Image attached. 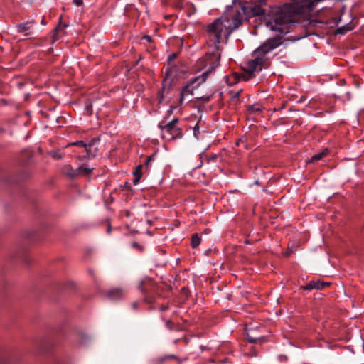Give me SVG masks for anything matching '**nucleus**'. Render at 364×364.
Wrapping results in <instances>:
<instances>
[{
	"instance_id": "nucleus-1",
	"label": "nucleus",
	"mask_w": 364,
	"mask_h": 364,
	"mask_svg": "<svg viewBox=\"0 0 364 364\" xmlns=\"http://www.w3.org/2000/svg\"><path fill=\"white\" fill-rule=\"evenodd\" d=\"M242 23V16L240 12L233 14H228L215 20L207 26L206 31L208 38L215 50H220L219 44L225 37L228 40L233 31L237 29Z\"/></svg>"
},
{
	"instance_id": "nucleus-2",
	"label": "nucleus",
	"mask_w": 364,
	"mask_h": 364,
	"mask_svg": "<svg viewBox=\"0 0 364 364\" xmlns=\"http://www.w3.org/2000/svg\"><path fill=\"white\" fill-rule=\"evenodd\" d=\"M220 53H212L206 56L204 60L205 61V68L207 66H208V68L200 76L192 78L185 86L183 87L179 99L181 105L183 103L185 96L188 95H193V90L201 83L204 82L209 74L215 70V68L220 65Z\"/></svg>"
},
{
	"instance_id": "nucleus-3",
	"label": "nucleus",
	"mask_w": 364,
	"mask_h": 364,
	"mask_svg": "<svg viewBox=\"0 0 364 364\" xmlns=\"http://www.w3.org/2000/svg\"><path fill=\"white\" fill-rule=\"evenodd\" d=\"M139 290L145 294L144 300L147 303H153L156 293L158 286L151 279H145L141 281L139 285Z\"/></svg>"
},
{
	"instance_id": "nucleus-4",
	"label": "nucleus",
	"mask_w": 364,
	"mask_h": 364,
	"mask_svg": "<svg viewBox=\"0 0 364 364\" xmlns=\"http://www.w3.org/2000/svg\"><path fill=\"white\" fill-rule=\"evenodd\" d=\"M178 118H174L166 124H164V122H161L158 127L161 131V138L167 141L170 135L173 134L176 125H178Z\"/></svg>"
},
{
	"instance_id": "nucleus-5",
	"label": "nucleus",
	"mask_w": 364,
	"mask_h": 364,
	"mask_svg": "<svg viewBox=\"0 0 364 364\" xmlns=\"http://www.w3.org/2000/svg\"><path fill=\"white\" fill-rule=\"evenodd\" d=\"M99 141H100V137H95V138L92 139L87 144H86L85 151H86L87 154L85 156V158H87L88 159H93L94 157H95V156L98 151V149L96 145H97Z\"/></svg>"
},
{
	"instance_id": "nucleus-6",
	"label": "nucleus",
	"mask_w": 364,
	"mask_h": 364,
	"mask_svg": "<svg viewBox=\"0 0 364 364\" xmlns=\"http://www.w3.org/2000/svg\"><path fill=\"white\" fill-rule=\"evenodd\" d=\"M267 0H251L252 6L250 7L254 16H262L265 14L264 6L267 5Z\"/></svg>"
},
{
	"instance_id": "nucleus-7",
	"label": "nucleus",
	"mask_w": 364,
	"mask_h": 364,
	"mask_svg": "<svg viewBox=\"0 0 364 364\" xmlns=\"http://www.w3.org/2000/svg\"><path fill=\"white\" fill-rule=\"evenodd\" d=\"M329 283H326L320 281H311L306 285L301 286L300 289L311 291L312 289L321 290L326 287L329 286Z\"/></svg>"
},
{
	"instance_id": "nucleus-8",
	"label": "nucleus",
	"mask_w": 364,
	"mask_h": 364,
	"mask_svg": "<svg viewBox=\"0 0 364 364\" xmlns=\"http://www.w3.org/2000/svg\"><path fill=\"white\" fill-rule=\"evenodd\" d=\"M11 257L23 261L25 263L28 262V255L24 247H19L11 252Z\"/></svg>"
},
{
	"instance_id": "nucleus-9",
	"label": "nucleus",
	"mask_w": 364,
	"mask_h": 364,
	"mask_svg": "<svg viewBox=\"0 0 364 364\" xmlns=\"http://www.w3.org/2000/svg\"><path fill=\"white\" fill-rule=\"evenodd\" d=\"M124 294V291L121 288H114L110 289L107 293V296L110 300L116 301L121 299Z\"/></svg>"
},
{
	"instance_id": "nucleus-10",
	"label": "nucleus",
	"mask_w": 364,
	"mask_h": 364,
	"mask_svg": "<svg viewBox=\"0 0 364 364\" xmlns=\"http://www.w3.org/2000/svg\"><path fill=\"white\" fill-rule=\"evenodd\" d=\"M63 173L69 178H74L80 176V171L73 169L70 165H66L63 169Z\"/></svg>"
},
{
	"instance_id": "nucleus-11",
	"label": "nucleus",
	"mask_w": 364,
	"mask_h": 364,
	"mask_svg": "<svg viewBox=\"0 0 364 364\" xmlns=\"http://www.w3.org/2000/svg\"><path fill=\"white\" fill-rule=\"evenodd\" d=\"M183 134L182 132V129L180 128L179 127H178V125H176V127L173 129V134H171L170 135V136L168 137L167 141H171V140L177 139H181L183 137Z\"/></svg>"
},
{
	"instance_id": "nucleus-12",
	"label": "nucleus",
	"mask_w": 364,
	"mask_h": 364,
	"mask_svg": "<svg viewBox=\"0 0 364 364\" xmlns=\"http://www.w3.org/2000/svg\"><path fill=\"white\" fill-rule=\"evenodd\" d=\"M33 26L32 21H28L26 23H19L17 25V31L19 33L26 32L30 30Z\"/></svg>"
},
{
	"instance_id": "nucleus-13",
	"label": "nucleus",
	"mask_w": 364,
	"mask_h": 364,
	"mask_svg": "<svg viewBox=\"0 0 364 364\" xmlns=\"http://www.w3.org/2000/svg\"><path fill=\"white\" fill-rule=\"evenodd\" d=\"M79 342L82 345H87L91 341V337L85 333L80 332L78 333Z\"/></svg>"
},
{
	"instance_id": "nucleus-14",
	"label": "nucleus",
	"mask_w": 364,
	"mask_h": 364,
	"mask_svg": "<svg viewBox=\"0 0 364 364\" xmlns=\"http://www.w3.org/2000/svg\"><path fill=\"white\" fill-rule=\"evenodd\" d=\"M142 168H143L142 165H139L136 167V168L134 171V172L133 173V174H134V176L135 177V178L134 180V185H136L139 183V180H140V178L141 177V174H142L141 170H142Z\"/></svg>"
},
{
	"instance_id": "nucleus-15",
	"label": "nucleus",
	"mask_w": 364,
	"mask_h": 364,
	"mask_svg": "<svg viewBox=\"0 0 364 364\" xmlns=\"http://www.w3.org/2000/svg\"><path fill=\"white\" fill-rule=\"evenodd\" d=\"M67 26H68L66 24L63 25L61 22L59 23L58 26L54 30V34H53L54 41H56L59 38L58 33L60 32H61Z\"/></svg>"
},
{
	"instance_id": "nucleus-16",
	"label": "nucleus",
	"mask_w": 364,
	"mask_h": 364,
	"mask_svg": "<svg viewBox=\"0 0 364 364\" xmlns=\"http://www.w3.org/2000/svg\"><path fill=\"white\" fill-rule=\"evenodd\" d=\"M201 239L198 234H193L191 237V246L193 248L197 247L200 243Z\"/></svg>"
},
{
	"instance_id": "nucleus-17",
	"label": "nucleus",
	"mask_w": 364,
	"mask_h": 364,
	"mask_svg": "<svg viewBox=\"0 0 364 364\" xmlns=\"http://www.w3.org/2000/svg\"><path fill=\"white\" fill-rule=\"evenodd\" d=\"M328 150L326 149L318 154L314 155L311 159V161H318L322 159L325 156H326Z\"/></svg>"
},
{
	"instance_id": "nucleus-18",
	"label": "nucleus",
	"mask_w": 364,
	"mask_h": 364,
	"mask_svg": "<svg viewBox=\"0 0 364 364\" xmlns=\"http://www.w3.org/2000/svg\"><path fill=\"white\" fill-rule=\"evenodd\" d=\"M350 30L348 25L340 27L336 29V34L344 35L347 31Z\"/></svg>"
},
{
	"instance_id": "nucleus-19",
	"label": "nucleus",
	"mask_w": 364,
	"mask_h": 364,
	"mask_svg": "<svg viewBox=\"0 0 364 364\" xmlns=\"http://www.w3.org/2000/svg\"><path fill=\"white\" fill-rule=\"evenodd\" d=\"M77 170L80 171V176H81V175L87 176V175H88V174L91 172V171H92V169H90V168H87V167H85V166H82L79 167V168H77Z\"/></svg>"
},
{
	"instance_id": "nucleus-20",
	"label": "nucleus",
	"mask_w": 364,
	"mask_h": 364,
	"mask_svg": "<svg viewBox=\"0 0 364 364\" xmlns=\"http://www.w3.org/2000/svg\"><path fill=\"white\" fill-rule=\"evenodd\" d=\"M177 53H172L168 56V65L171 68H172V67L174 65L173 61L177 58Z\"/></svg>"
},
{
	"instance_id": "nucleus-21",
	"label": "nucleus",
	"mask_w": 364,
	"mask_h": 364,
	"mask_svg": "<svg viewBox=\"0 0 364 364\" xmlns=\"http://www.w3.org/2000/svg\"><path fill=\"white\" fill-rule=\"evenodd\" d=\"M246 339L249 343H255L258 341L259 338H255L252 336L249 333H247Z\"/></svg>"
},
{
	"instance_id": "nucleus-22",
	"label": "nucleus",
	"mask_w": 364,
	"mask_h": 364,
	"mask_svg": "<svg viewBox=\"0 0 364 364\" xmlns=\"http://www.w3.org/2000/svg\"><path fill=\"white\" fill-rule=\"evenodd\" d=\"M248 110L253 113H259L261 112V109L259 107H256L255 105H249L248 106Z\"/></svg>"
},
{
	"instance_id": "nucleus-23",
	"label": "nucleus",
	"mask_w": 364,
	"mask_h": 364,
	"mask_svg": "<svg viewBox=\"0 0 364 364\" xmlns=\"http://www.w3.org/2000/svg\"><path fill=\"white\" fill-rule=\"evenodd\" d=\"M70 145L80 146L85 149L86 143H85L83 141H77L75 142L70 144Z\"/></svg>"
},
{
	"instance_id": "nucleus-24",
	"label": "nucleus",
	"mask_w": 364,
	"mask_h": 364,
	"mask_svg": "<svg viewBox=\"0 0 364 364\" xmlns=\"http://www.w3.org/2000/svg\"><path fill=\"white\" fill-rule=\"evenodd\" d=\"M154 156H155V154H153L146 159V160L145 161V166H146V168H148L149 164L154 160Z\"/></svg>"
},
{
	"instance_id": "nucleus-25",
	"label": "nucleus",
	"mask_w": 364,
	"mask_h": 364,
	"mask_svg": "<svg viewBox=\"0 0 364 364\" xmlns=\"http://www.w3.org/2000/svg\"><path fill=\"white\" fill-rule=\"evenodd\" d=\"M174 323L171 322V321H167L166 323V326L168 329L172 330L174 328Z\"/></svg>"
},
{
	"instance_id": "nucleus-26",
	"label": "nucleus",
	"mask_w": 364,
	"mask_h": 364,
	"mask_svg": "<svg viewBox=\"0 0 364 364\" xmlns=\"http://www.w3.org/2000/svg\"><path fill=\"white\" fill-rule=\"evenodd\" d=\"M73 3L77 6H81L83 5V0H73Z\"/></svg>"
},
{
	"instance_id": "nucleus-27",
	"label": "nucleus",
	"mask_w": 364,
	"mask_h": 364,
	"mask_svg": "<svg viewBox=\"0 0 364 364\" xmlns=\"http://www.w3.org/2000/svg\"><path fill=\"white\" fill-rule=\"evenodd\" d=\"M293 252H294V250L292 248L288 247L287 250L285 252V255L287 257H289Z\"/></svg>"
},
{
	"instance_id": "nucleus-28",
	"label": "nucleus",
	"mask_w": 364,
	"mask_h": 364,
	"mask_svg": "<svg viewBox=\"0 0 364 364\" xmlns=\"http://www.w3.org/2000/svg\"><path fill=\"white\" fill-rule=\"evenodd\" d=\"M142 40H146L147 42H151L152 39L150 36H144L141 38Z\"/></svg>"
},
{
	"instance_id": "nucleus-29",
	"label": "nucleus",
	"mask_w": 364,
	"mask_h": 364,
	"mask_svg": "<svg viewBox=\"0 0 364 364\" xmlns=\"http://www.w3.org/2000/svg\"><path fill=\"white\" fill-rule=\"evenodd\" d=\"M165 92V88L164 87L161 91H159V95H161V98L159 100V103L162 102V100L164 98V92Z\"/></svg>"
},
{
	"instance_id": "nucleus-30",
	"label": "nucleus",
	"mask_w": 364,
	"mask_h": 364,
	"mask_svg": "<svg viewBox=\"0 0 364 364\" xmlns=\"http://www.w3.org/2000/svg\"><path fill=\"white\" fill-rule=\"evenodd\" d=\"M169 309V306L168 305H162L159 309L161 311H165Z\"/></svg>"
},
{
	"instance_id": "nucleus-31",
	"label": "nucleus",
	"mask_w": 364,
	"mask_h": 364,
	"mask_svg": "<svg viewBox=\"0 0 364 364\" xmlns=\"http://www.w3.org/2000/svg\"><path fill=\"white\" fill-rule=\"evenodd\" d=\"M6 362H7L6 358H0V364H6Z\"/></svg>"
},
{
	"instance_id": "nucleus-32",
	"label": "nucleus",
	"mask_w": 364,
	"mask_h": 364,
	"mask_svg": "<svg viewBox=\"0 0 364 364\" xmlns=\"http://www.w3.org/2000/svg\"><path fill=\"white\" fill-rule=\"evenodd\" d=\"M175 107H171L170 109L168 110V114H171L173 113V110Z\"/></svg>"
},
{
	"instance_id": "nucleus-33",
	"label": "nucleus",
	"mask_w": 364,
	"mask_h": 364,
	"mask_svg": "<svg viewBox=\"0 0 364 364\" xmlns=\"http://www.w3.org/2000/svg\"><path fill=\"white\" fill-rule=\"evenodd\" d=\"M53 158H55V159H60V158H61V156H60L59 154H57V153H56V154H53Z\"/></svg>"
},
{
	"instance_id": "nucleus-34",
	"label": "nucleus",
	"mask_w": 364,
	"mask_h": 364,
	"mask_svg": "<svg viewBox=\"0 0 364 364\" xmlns=\"http://www.w3.org/2000/svg\"><path fill=\"white\" fill-rule=\"evenodd\" d=\"M317 24H324V23L323 21H316L314 23V25L316 26H317Z\"/></svg>"
},
{
	"instance_id": "nucleus-35",
	"label": "nucleus",
	"mask_w": 364,
	"mask_h": 364,
	"mask_svg": "<svg viewBox=\"0 0 364 364\" xmlns=\"http://www.w3.org/2000/svg\"><path fill=\"white\" fill-rule=\"evenodd\" d=\"M240 95V92H237L234 95H233V97L234 98H236V97H238Z\"/></svg>"
},
{
	"instance_id": "nucleus-36",
	"label": "nucleus",
	"mask_w": 364,
	"mask_h": 364,
	"mask_svg": "<svg viewBox=\"0 0 364 364\" xmlns=\"http://www.w3.org/2000/svg\"><path fill=\"white\" fill-rule=\"evenodd\" d=\"M197 128V125L195 126L194 129H193V133H194V135L196 136V131H198V129Z\"/></svg>"
},
{
	"instance_id": "nucleus-37",
	"label": "nucleus",
	"mask_w": 364,
	"mask_h": 364,
	"mask_svg": "<svg viewBox=\"0 0 364 364\" xmlns=\"http://www.w3.org/2000/svg\"><path fill=\"white\" fill-rule=\"evenodd\" d=\"M197 128V125L195 126L194 129H193V133H194V135L196 136V131H198V129Z\"/></svg>"
},
{
	"instance_id": "nucleus-38",
	"label": "nucleus",
	"mask_w": 364,
	"mask_h": 364,
	"mask_svg": "<svg viewBox=\"0 0 364 364\" xmlns=\"http://www.w3.org/2000/svg\"><path fill=\"white\" fill-rule=\"evenodd\" d=\"M87 112H90V114H92V112H91V111H90V108L89 107H87Z\"/></svg>"
},
{
	"instance_id": "nucleus-39",
	"label": "nucleus",
	"mask_w": 364,
	"mask_h": 364,
	"mask_svg": "<svg viewBox=\"0 0 364 364\" xmlns=\"http://www.w3.org/2000/svg\"><path fill=\"white\" fill-rule=\"evenodd\" d=\"M209 100H210V97H206L204 98V100L206 102L209 101Z\"/></svg>"
},
{
	"instance_id": "nucleus-40",
	"label": "nucleus",
	"mask_w": 364,
	"mask_h": 364,
	"mask_svg": "<svg viewBox=\"0 0 364 364\" xmlns=\"http://www.w3.org/2000/svg\"><path fill=\"white\" fill-rule=\"evenodd\" d=\"M136 306H137V304H136V303H134V304H133V307H134V308H136Z\"/></svg>"
},
{
	"instance_id": "nucleus-41",
	"label": "nucleus",
	"mask_w": 364,
	"mask_h": 364,
	"mask_svg": "<svg viewBox=\"0 0 364 364\" xmlns=\"http://www.w3.org/2000/svg\"><path fill=\"white\" fill-rule=\"evenodd\" d=\"M30 35H31V33H25V36H30Z\"/></svg>"
},
{
	"instance_id": "nucleus-42",
	"label": "nucleus",
	"mask_w": 364,
	"mask_h": 364,
	"mask_svg": "<svg viewBox=\"0 0 364 364\" xmlns=\"http://www.w3.org/2000/svg\"><path fill=\"white\" fill-rule=\"evenodd\" d=\"M133 245H134V247H137V246H138V244H137V243H134V244H133Z\"/></svg>"
}]
</instances>
